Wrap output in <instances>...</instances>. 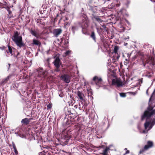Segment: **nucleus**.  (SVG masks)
I'll return each instance as SVG.
<instances>
[{"mask_svg": "<svg viewBox=\"0 0 155 155\" xmlns=\"http://www.w3.org/2000/svg\"><path fill=\"white\" fill-rule=\"evenodd\" d=\"M77 95L79 99L81 101H83L84 100L83 97L84 96V95L81 92L79 91H78L77 92Z\"/></svg>", "mask_w": 155, "mask_h": 155, "instance_id": "2eb2a0df", "label": "nucleus"}, {"mask_svg": "<svg viewBox=\"0 0 155 155\" xmlns=\"http://www.w3.org/2000/svg\"><path fill=\"white\" fill-rule=\"evenodd\" d=\"M68 20V17H66V16H65V19H64V21H67V20Z\"/></svg>", "mask_w": 155, "mask_h": 155, "instance_id": "79ce46f5", "label": "nucleus"}, {"mask_svg": "<svg viewBox=\"0 0 155 155\" xmlns=\"http://www.w3.org/2000/svg\"><path fill=\"white\" fill-rule=\"evenodd\" d=\"M91 10L94 13H95L97 11V7H94L92 8Z\"/></svg>", "mask_w": 155, "mask_h": 155, "instance_id": "c85d7f7f", "label": "nucleus"}, {"mask_svg": "<svg viewBox=\"0 0 155 155\" xmlns=\"http://www.w3.org/2000/svg\"><path fill=\"white\" fill-rule=\"evenodd\" d=\"M9 14H10L11 13H12V12L10 10H9V11H8Z\"/></svg>", "mask_w": 155, "mask_h": 155, "instance_id": "5fc2aeb1", "label": "nucleus"}, {"mask_svg": "<svg viewBox=\"0 0 155 155\" xmlns=\"http://www.w3.org/2000/svg\"><path fill=\"white\" fill-rule=\"evenodd\" d=\"M152 126H152V125H151V126H150L149 127V128L148 129V130H150L151 129V128H152Z\"/></svg>", "mask_w": 155, "mask_h": 155, "instance_id": "09e8293b", "label": "nucleus"}, {"mask_svg": "<svg viewBox=\"0 0 155 155\" xmlns=\"http://www.w3.org/2000/svg\"><path fill=\"white\" fill-rule=\"evenodd\" d=\"M35 21L36 22L37 25L41 27H43L45 26V23L41 21V19L40 18H36Z\"/></svg>", "mask_w": 155, "mask_h": 155, "instance_id": "1a4fd4ad", "label": "nucleus"}, {"mask_svg": "<svg viewBox=\"0 0 155 155\" xmlns=\"http://www.w3.org/2000/svg\"><path fill=\"white\" fill-rule=\"evenodd\" d=\"M61 79L65 83H69L70 81L71 77L68 74H64L62 75L60 77Z\"/></svg>", "mask_w": 155, "mask_h": 155, "instance_id": "20e7f679", "label": "nucleus"}, {"mask_svg": "<svg viewBox=\"0 0 155 155\" xmlns=\"http://www.w3.org/2000/svg\"><path fill=\"white\" fill-rule=\"evenodd\" d=\"M58 16H59L58 14H57L56 17L57 18V17Z\"/></svg>", "mask_w": 155, "mask_h": 155, "instance_id": "bf43d9fd", "label": "nucleus"}, {"mask_svg": "<svg viewBox=\"0 0 155 155\" xmlns=\"http://www.w3.org/2000/svg\"><path fill=\"white\" fill-rule=\"evenodd\" d=\"M120 96L122 97H125L126 96L125 93H120Z\"/></svg>", "mask_w": 155, "mask_h": 155, "instance_id": "2f4dec72", "label": "nucleus"}, {"mask_svg": "<svg viewBox=\"0 0 155 155\" xmlns=\"http://www.w3.org/2000/svg\"><path fill=\"white\" fill-rule=\"evenodd\" d=\"M119 49V47L117 45H116L114 47V51L112 52V53H114L115 54L117 53V51Z\"/></svg>", "mask_w": 155, "mask_h": 155, "instance_id": "5701e85b", "label": "nucleus"}, {"mask_svg": "<svg viewBox=\"0 0 155 155\" xmlns=\"http://www.w3.org/2000/svg\"><path fill=\"white\" fill-rule=\"evenodd\" d=\"M87 92H88V96H91L92 95V92L90 90H87Z\"/></svg>", "mask_w": 155, "mask_h": 155, "instance_id": "473e14b6", "label": "nucleus"}, {"mask_svg": "<svg viewBox=\"0 0 155 155\" xmlns=\"http://www.w3.org/2000/svg\"><path fill=\"white\" fill-rule=\"evenodd\" d=\"M130 153V151L129 150H127L126 151V152L124 154H127L128 153Z\"/></svg>", "mask_w": 155, "mask_h": 155, "instance_id": "a19ab883", "label": "nucleus"}, {"mask_svg": "<svg viewBox=\"0 0 155 155\" xmlns=\"http://www.w3.org/2000/svg\"><path fill=\"white\" fill-rule=\"evenodd\" d=\"M37 71L38 72L39 75L40 77L42 75H44L45 73L44 71L42 69L39 71L37 70Z\"/></svg>", "mask_w": 155, "mask_h": 155, "instance_id": "b1692460", "label": "nucleus"}, {"mask_svg": "<svg viewBox=\"0 0 155 155\" xmlns=\"http://www.w3.org/2000/svg\"><path fill=\"white\" fill-rule=\"evenodd\" d=\"M14 152H15V154L17 155L18 153V151L17 150V149L16 148L15 149H14Z\"/></svg>", "mask_w": 155, "mask_h": 155, "instance_id": "e433bc0d", "label": "nucleus"}, {"mask_svg": "<svg viewBox=\"0 0 155 155\" xmlns=\"http://www.w3.org/2000/svg\"><path fill=\"white\" fill-rule=\"evenodd\" d=\"M47 107L48 108H50L51 107V106L50 105H48L47 106Z\"/></svg>", "mask_w": 155, "mask_h": 155, "instance_id": "3c124183", "label": "nucleus"}, {"mask_svg": "<svg viewBox=\"0 0 155 155\" xmlns=\"http://www.w3.org/2000/svg\"><path fill=\"white\" fill-rule=\"evenodd\" d=\"M74 115V114H71V113H70L69 114H68V115H66L65 117V118H67V120H74V117H73V115Z\"/></svg>", "mask_w": 155, "mask_h": 155, "instance_id": "a211bd4d", "label": "nucleus"}, {"mask_svg": "<svg viewBox=\"0 0 155 155\" xmlns=\"http://www.w3.org/2000/svg\"><path fill=\"white\" fill-rule=\"evenodd\" d=\"M57 19V18H56H56H55V19H54V20H55V21H56Z\"/></svg>", "mask_w": 155, "mask_h": 155, "instance_id": "680f3d73", "label": "nucleus"}, {"mask_svg": "<svg viewBox=\"0 0 155 155\" xmlns=\"http://www.w3.org/2000/svg\"><path fill=\"white\" fill-rule=\"evenodd\" d=\"M143 133L144 134L147 133V131L146 130H143Z\"/></svg>", "mask_w": 155, "mask_h": 155, "instance_id": "c03bdc74", "label": "nucleus"}, {"mask_svg": "<svg viewBox=\"0 0 155 155\" xmlns=\"http://www.w3.org/2000/svg\"><path fill=\"white\" fill-rule=\"evenodd\" d=\"M76 29V26H72L71 27V30L73 33H74Z\"/></svg>", "mask_w": 155, "mask_h": 155, "instance_id": "7c9ffc66", "label": "nucleus"}, {"mask_svg": "<svg viewBox=\"0 0 155 155\" xmlns=\"http://www.w3.org/2000/svg\"><path fill=\"white\" fill-rule=\"evenodd\" d=\"M0 7L1 8H5V6L3 4L0 3Z\"/></svg>", "mask_w": 155, "mask_h": 155, "instance_id": "c9c22d12", "label": "nucleus"}, {"mask_svg": "<svg viewBox=\"0 0 155 155\" xmlns=\"http://www.w3.org/2000/svg\"><path fill=\"white\" fill-rule=\"evenodd\" d=\"M4 8H5L8 11L10 10V7L8 5L5 6Z\"/></svg>", "mask_w": 155, "mask_h": 155, "instance_id": "f704fd0d", "label": "nucleus"}, {"mask_svg": "<svg viewBox=\"0 0 155 155\" xmlns=\"http://www.w3.org/2000/svg\"><path fill=\"white\" fill-rule=\"evenodd\" d=\"M93 2V0H90V2L91 3L92 2Z\"/></svg>", "mask_w": 155, "mask_h": 155, "instance_id": "6e6d98bb", "label": "nucleus"}, {"mask_svg": "<svg viewBox=\"0 0 155 155\" xmlns=\"http://www.w3.org/2000/svg\"><path fill=\"white\" fill-rule=\"evenodd\" d=\"M130 3V2H129V1L127 2V4H129Z\"/></svg>", "mask_w": 155, "mask_h": 155, "instance_id": "0e129e2a", "label": "nucleus"}, {"mask_svg": "<svg viewBox=\"0 0 155 155\" xmlns=\"http://www.w3.org/2000/svg\"><path fill=\"white\" fill-rule=\"evenodd\" d=\"M29 129V128L28 129V132H28H28Z\"/></svg>", "mask_w": 155, "mask_h": 155, "instance_id": "338daca9", "label": "nucleus"}, {"mask_svg": "<svg viewBox=\"0 0 155 155\" xmlns=\"http://www.w3.org/2000/svg\"><path fill=\"white\" fill-rule=\"evenodd\" d=\"M8 50H6V51L8 53H10L12 55H13L14 53L13 52L12 48H14L9 45H8Z\"/></svg>", "mask_w": 155, "mask_h": 155, "instance_id": "dca6fc26", "label": "nucleus"}, {"mask_svg": "<svg viewBox=\"0 0 155 155\" xmlns=\"http://www.w3.org/2000/svg\"><path fill=\"white\" fill-rule=\"evenodd\" d=\"M30 32L31 35L37 38H39L41 35V34L39 33L38 29H31Z\"/></svg>", "mask_w": 155, "mask_h": 155, "instance_id": "39448f33", "label": "nucleus"}, {"mask_svg": "<svg viewBox=\"0 0 155 155\" xmlns=\"http://www.w3.org/2000/svg\"><path fill=\"white\" fill-rule=\"evenodd\" d=\"M93 15V19H94L95 21H97L99 23H102L103 22V20L101 19L100 17L96 16V15Z\"/></svg>", "mask_w": 155, "mask_h": 155, "instance_id": "f3484780", "label": "nucleus"}, {"mask_svg": "<svg viewBox=\"0 0 155 155\" xmlns=\"http://www.w3.org/2000/svg\"><path fill=\"white\" fill-rule=\"evenodd\" d=\"M155 124V122L154 121H152L151 123V125L152 126H153Z\"/></svg>", "mask_w": 155, "mask_h": 155, "instance_id": "49530a36", "label": "nucleus"}, {"mask_svg": "<svg viewBox=\"0 0 155 155\" xmlns=\"http://www.w3.org/2000/svg\"><path fill=\"white\" fill-rule=\"evenodd\" d=\"M117 59H118L119 58V56H117Z\"/></svg>", "mask_w": 155, "mask_h": 155, "instance_id": "69168bd1", "label": "nucleus"}, {"mask_svg": "<svg viewBox=\"0 0 155 155\" xmlns=\"http://www.w3.org/2000/svg\"><path fill=\"white\" fill-rule=\"evenodd\" d=\"M125 150H127V148H125Z\"/></svg>", "mask_w": 155, "mask_h": 155, "instance_id": "774afa93", "label": "nucleus"}, {"mask_svg": "<svg viewBox=\"0 0 155 155\" xmlns=\"http://www.w3.org/2000/svg\"><path fill=\"white\" fill-rule=\"evenodd\" d=\"M62 31V30L61 28H57L53 30L52 33L56 37H58Z\"/></svg>", "mask_w": 155, "mask_h": 155, "instance_id": "6e6552de", "label": "nucleus"}, {"mask_svg": "<svg viewBox=\"0 0 155 155\" xmlns=\"http://www.w3.org/2000/svg\"><path fill=\"white\" fill-rule=\"evenodd\" d=\"M103 44H104V47L106 48V45L104 43Z\"/></svg>", "mask_w": 155, "mask_h": 155, "instance_id": "13d9d810", "label": "nucleus"}, {"mask_svg": "<svg viewBox=\"0 0 155 155\" xmlns=\"http://www.w3.org/2000/svg\"><path fill=\"white\" fill-rule=\"evenodd\" d=\"M26 93V96H27L26 97L28 96L29 94H28V93H27L26 92H24V93Z\"/></svg>", "mask_w": 155, "mask_h": 155, "instance_id": "864d4df0", "label": "nucleus"}, {"mask_svg": "<svg viewBox=\"0 0 155 155\" xmlns=\"http://www.w3.org/2000/svg\"><path fill=\"white\" fill-rule=\"evenodd\" d=\"M84 109H87V104H84Z\"/></svg>", "mask_w": 155, "mask_h": 155, "instance_id": "4c0bfd02", "label": "nucleus"}, {"mask_svg": "<svg viewBox=\"0 0 155 155\" xmlns=\"http://www.w3.org/2000/svg\"><path fill=\"white\" fill-rule=\"evenodd\" d=\"M122 82L120 80H119L117 84H116V86L117 87H120L122 85Z\"/></svg>", "mask_w": 155, "mask_h": 155, "instance_id": "cd10ccee", "label": "nucleus"}, {"mask_svg": "<svg viewBox=\"0 0 155 155\" xmlns=\"http://www.w3.org/2000/svg\"><path fill=\"white\" fill-rule=\"evenodd\" d=\"M155 91V89L150 98L149 101L150 102L152 101V98L153 96V95ZM149 106L147 107V110L144 112L143 114L141 117V120L142 121L144 120L145 119H146V121L144 124V127L145 130H147L151 124V122L147 121V120L149 119L152 115H155V109H153L154 107L155 106V105L153 106H152L150 104V102L149 103Z\"/></svg>", "mask_w": 155, "mask_h": 155, "instance_id": "f257e3e1", "label": "nucleus"}, {"mask_svg": "<svg viewBox=\"0 0 155 155\" xmlns=\"http://www.w3.org/2000/svg\"><path fill=\"white\" fill-rule=\"evenodd\" d=\"M104 145H102L101 146L99 147L100 148H103L104 147Z\"/></svg>", "mask_w": 155, "mask_h": 155, "instance_id": "603ef678", "label": "nucleus"}, {"mask_svg": "<svg viewBox=\"0 0 155 155\" xmlns=\"http://www.w3.org/2000/svg\"><path fill=\"white\" fill-rule=\"evenodd\" d=\"M12 146H13V148L14 149L16 148V146H15V143H13L12 144Z\"/></svg>", "mask_w": 155, "mask_h": 155, "instance_id": "ea45409f", "label": "nucleus"}, {"mask_svg": "<svg viewBox=\"0 0 155 155\" xmlns=\"http://www.w3.org/2000/svg\"><path fill=\"white\" fill-rule=\"evenodd\" d=\"M19 35V33L18 31H16L15 32L12 39L18 46L21 48L24 46V44L22 42V37Z\"/></svg>", "mask_w": 155, "mask_h": 155, "instance_id": "f03ea898", "label": "nucleus"}, {"mask_svg": "<svg viewBox=\"0 0 155 155\" xmlns=\"http://www.w3.org/2000/svg\"><path fill=\"white\" fill-rule=\"evenodd\" d=\"M71 51L70 50H68L66 51L64 53V54H63V57H66L68 55L70 54L71 53Z\"/></svg>", "mask_w": 155, "mask_h": 155, "instance_id": "bb28decb", "label": "nucleus"}, {"mask_svg": "<svg viewBox=\"0 0 155 155\" xmlns=\"http://www.w3.org/2000/svg\"><path fill=\"white\" fill-rule=\"evenodd\" d=\"M21 123L23 125H27L29 124V119L26 118L22 119L21 121Z\"/></svg>", "mask_w": 155, "mask_h": 155, "instance_id": "ddd939ff", "label": "nucleus"}, {"mask_svg": "<svg viewBox=\"0 0 155 155\" xmlns=\"http://www.w3.org/2000/svg\"><path fill=\"white\" fill-rule=\"evenodd\" d=\"M61 61L58 57H57L55 58V60L53 62L54 65L56 67L57 70H58L60 67V63Z\"/></svg>", "mask_w": 155, "mask_h": 155, "instance_id": "0eeeda50", "label": "nucleus"}, {"mask_svg": "<svg viewBox=\"0 0 155 155\" xmlns=\"http://www.w3.org/2000/svg\"><path fill=\"white\" fill-rule=\"evenodd\" d=\"M145 61L146 63L147 64H152L153 65H154V58L152 57L149 56Z\"/></svg>", "mask_w": 155, "mask_h": 155, "instance_id": "9d476101", "label": "nucleus"}, {"mask_svg": "<svg viewBox=\"0 0 155 155\" xmlns=\"http://www.w3.org/2000/svg\"><path fill=\"white\" fill-rule=\"evenodd\" d=\"M143 78H142L140 79H139V81L141 82V83H142V82H143Z\"/></svg>", "mask_w": 155, "mask_h": 155, "instance_id": "de8ad7c7", "label": "nucleus"}, {"mask_svg": "<svg viewBox=\"0 0 155 155\" xmlns=\"http://www.w3.org/2000/svg\"><path fill=\"white\" fill-rule=\"evenodd\" d=\"M6 48V47H5V46H4V47H3V49H4H4H5Z\"/></svg>", "mask_w": 155, "mask_h": 155, "instance_id": "4d7b16f0", "label": "nucleus"}, {"mask_svg": "<svg viewBox=\"0 0 155 155\" xmlns=\"http://www.w3.org/2000/svg\"><path fill=\"white\" fill-rule=\"evenodd\" d=\"M110 150V148L107 147L101 153V155H108V151Z\"/></svg>", "mask_w": 155, "mask_h": 155, "instance_id": "aec40b11", "label": "nucleus"}, {"mask_svg": "<svg viewBox=\"0 0 155 155\" xmlns=\"http://www.w3.org/2000/svg\"><path fill=\"white\" fill-rule=\"evenodd\" d=\"M74 107H75V108H76L77 107H78V106H77V105H75V106H74Z\"/></svg>", "mask_w": 155, "mask_h": 155, "instance_id": "052dcab7", "label": "nucleus"}, {"mask_svg": "<svg viewBox=\"0 0 155 155\" xmlns=\"http://www.w3.org/2000/svg\"><path fill=\"white\" fill-rule=\"evenodd\" d=\"M74 120H67L66 122V124L68 127H70L74 125Z\"/></svg>", "mask_w": 155, "mask_h": 155, "instance_id": "4468645a", "label": "nucleus"}, {"mask_svg": "<svg viewBox=\"0 0 155 155\" xmlns=\"http://www.w3.org/2000/svg\"><path fill=\"white\" fill-rule=\"evenodd\" d=\"M65 138H67V140H68V139H70L71 137V136L70 135H68V134H67V135H65Z\"/></svg>", "mask_w": 155, "mask_h": 155, "instance_id": "72a5a7b5", "label": "nucleus"}, {"mask_svg": "<svg viewBox=\"0 0 155 155\" xmlns=\"http://www.w3.org/2000/svg\"><path fill=\"white\" fill-rule=\"evenodd\" d=\"M93 80L94 81L96 85L100 86L101 84L102 80L101 78H99L97 76H94L93 79Z\"/></svg>", "mask_w": 155, "mask_h": 155, "instance_id": "423d86ee", "label": "nucleus"}, {"mask_svg": "<svg viewBox=\"0 0 155 155\" xmlns=\"http://www.w3.org/2000/svg\"><path fill=\"white\" fill-rule=\"evenodd\" d=\"M153 146L154 144L153 141L150 140L148 141L147 142V144L144 146L143 148L140 150L139 153L140 154L143 153L149 149L153 147Z\"/></svg>", "mask_w": 155, "mask_h": 155, "instance_id": "7ed1b4c3", "label": "nucleus"}, {"mask_svg": "<svg viewBox=\"0 0 155 155\" xmlns=\"http://www.w3.org/2000/svg\"><path fill=\"white\" fill-rule=\"evenodd\" d=\"M129 36H127V37H124V39L125 40H127V39H129Z\"/></svg>", "mask_w": 155, "mask_h": 155, "instance_id": "37998d69", "label": "nucleus"}, {"mask_svg": "<svg viewBox=\"0 0 155 155\" xmlns=\"http://www.w3.org/2000/svg\"><path fill=\"white\" fill-rule=\"evenodd\" d=\"M35 111L34 110H32L31 112V117L32 118H30V120H31L34 119L33 118H36V114H35Z\"/></svg>", "mask_w": 155, "mask_h": 155, "instance_id": "4be33fe9", "label": "nucleus"}, {"mask_svg": "<svg viewBox=\"0 0 155 155\" xmlns=\"http://www.w3.org/2000/svg\"><path fill=\"white\" fill-rule=\"evenodd\" d=\"M119 80L113 79L112 80V84L113 85H116Z\"/></svg>", "mask_w": 155, "mask_h": 155, "instance_id": "a878e982", "label": "nucleus"}, {"mask_svg": "<svg viewBox=\"0 0 155 155\" xmlns=\"http://www.w3.org/2000/svg\"><path fill=\"white\" fill-rule=\"evenodd\" d=\"M4 5V6H6L7 5V2H4V4H3Z\"/></svg>", "mask_w": 155, "mask_h": 155, "instance_id": "a18cd8bd", "label": "nucleus"}, {"mask_svg": "<svg viewBox=\"0 0 155 155\" xmlns=\"http://www.w3.org/2000/svg\"><path fill=\"white\" fill-rule=\"evenodd\" d=\"M79 108L80 110H81V107L80 104L79 105Z\"/></svg>", "mask_w": 155, "mask_h": 155, "instance_id": "8fccbe9b", "label": "nucleus"}, {"mask_svg": "<svg viewBox=\"0 0 155 155\" xmlns=\"http://www.w3.org/2000/svg\"><path fill=\"white\" fill-rule=\"evenodd\" d=\"M84 125L83 124H82L81 123H78L76 127V128L78 130V131H80L81 130H83V129Z\"/></svg>", "mask_w": 155, "mask_h": 155, "instance_id": "6ab92c4d", "label": "nucleus"}, {"mask_svg": "<svg viewBox=\"0 0 155 155\" xmlns=\"http://www.w3.org/2000/svg\"><path fill=\"white\" fill-rule=\"evenodd\" d=\"M11 76H8L7 78H5L2 81V83H6L8 80L9 79L11 78Z\"/></svg>", "mask_w": 155, "mask_h": 155, "instance_id": "393cba45", "label": "nucleus"}, {"mask_svg": "<svg viewBox=\"0 0 155 155\" xmlns=\"http://www.w3.org/2000/svg\"><path fill=\"white\" fill-rule=\"evenodd\" d=\"M90 37L92 38L93 40L95 42H96V37L94 31H92Z\"/></svg>", "mask_w": 155, "mask_h": 155, "instance_id": "412c9836", "label": "nucleus"}, {"mask_svg": "<svg viewBox=\"0 0 155 155\" xmlns=\"http://www.w3.org/2000/svg\"><path fill=\"white\" fill-rule=\"evenodd\" d=\"M84 25L83 26L81 25V27L82 28V32L83 34H85L87 33V28L88 26L86 22H84Z\"/></svg>", "mask_w": 155, "mask_h": 155, "instance_id": "9b49d317", "label": "nucleus"}, {"mask_svg": "<svg viewBox=\"0 0 155 155\" xmlns=\"http://www.w3.org/2000/svg\"><path fill=\"white\" fill-rule=\"evenodd\" d=\"M25 4L26 5H28V0H25Z\"/></svg>", "mask_w": 155, "mask_h": 155, "instance_id": "58836bf2", "label": "nucleus"}, {"mask_svg": "<svg viewBox=\"0 0 155 155\" xmlns=\"http://www.w3.org/2000/svg\"><path fill=\"white\" fill-rule=\"evenodd\" d=\"M144 56H143L142 57V58H141V59L142 60V62H143V66L144 67H145V65H146V64H147L146 63V61H145V63L144 62Z\"/></svg>", "mask_w": 155, "mask_h": 155, "instance_id": "c756f323", "label": "nucleus"}, {"mask_svg": "<svg viewBox=\"0 0 155 155\" xmlns=\"http://www.w3.org/2000/svg\"><path fill=\"white\" fill-rule=\"evenodd\" d=\"M32 44L33 45H35L39 46H40L41 45L40 41L35 39H34L33 40V43Z\"/></svg>", "mask_w": 155, "mask_h": 155, "instance_id": "f8f14e48", "label": "nucleus"}, {"mask_svg": "<svg viewBox=\"0 0 155 155\" xmlns=\"http://www.w3.org/2000/svg\"><path fill=\"white\" fill-rule=\"evenodd\" d=\"M130 54H127V57H130Z\"/></svg>", "mask_w": 155, "mask_h": 155, "instance_id": "e2e57ef3", "label": "nucleus"}]
</instances>
